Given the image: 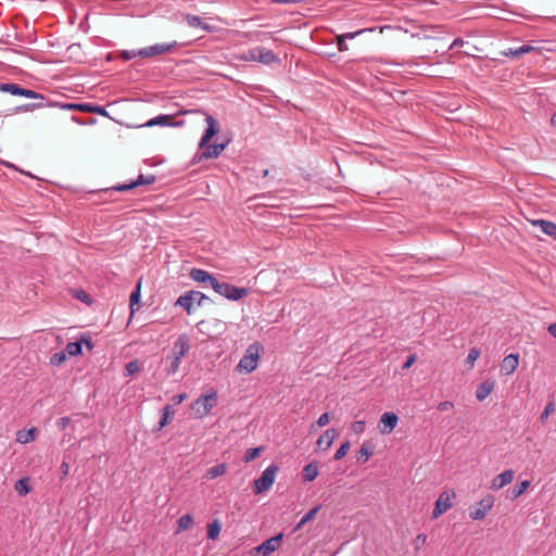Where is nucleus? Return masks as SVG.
Listing matches in <instances>:
<instances>
[{"mask_svg":"<svg viewBox=\"0 0 556 556\" xmlns=\"http://www.w3.org/2000/svg\"><path fill=\"white\" fill-rule=\"evenodd\" d=\"M0 91L8 92L12 96H21L35 100V102L25 103L15 108V113L33 112L35 110L43 109L52 105V102L47 99L42 93L36 92L31 89L22 87L13 83H0Z\"/></svg>","mask_w":556,"mask_h":556,"instance_id":"f257e3e1","label":"nucleus"},{"mask_svg":"<svg viewBox=\"0 0 556 556\" xmlns=\"http://www.w3.org/2000/svg\"><path fill=\"white\" fill-rule=\"evenodd\" d=\"M189 337L186 333L178 336L173 344L170 353L164 359L167 376H173L178 371L181 358L189 352Z\"/></svg>","mask_w":556,"mask_h":556,"instance_id":"f03ea898","label":"nucleus"},{"mask_svg":"<svg viewBox=\"0 0 556 556\" xmlns=\"http://www.w3.org/2000/svg\"><path fill=\"white\" fill-rule=\"evenodd\" d=\"M229 141H200L199 149L193 156V162L217 157L227 147Z\"/></svg>","mask_w":556,"mask_h":556,"instance_id":"7ed1b4c3","label":"nucleus"},{"mask_svg":"<svg viewBox=\"0 0 556 556\" xmlns=\"http://www.w3.org/2000/svg\"><path fill=\"white\" fill-rule=\"evenodd\" d=\"M262 351L263 346L257 342L249 345L244 355L237 365V370L247 374L252 372L257 366V361Z\"/></svg>","mask_w":556,"mask_h":556,"instance_id":"20e7f679","label":"nucleus"},{"mask_svg":"<svg viewBox=\"0 0 556 556\" xmlns=\"http://www.w3.org/2000/svg\"><path fill=\"white\" fill-rule=\"evenodd\" d=\"M208 298L200 292V291H187L184 294H181L175 302V306L182 307L188 315L193 313L194 304L197 306H202L205 301H207Z\"/></svg>","mask_w":556,"mask_h":556,"instance_id":"39448f33","label":"nucleus"},{"mask_svg":"<svg viewBox=\"0 0 556 556\" xmlns=\"http://www.w3.org/2000/svg\"><path fill=\"white\" fill-rule=\"evenodd\" d=\"M217 392L212 390L210 393L201 395L191 405V409L198 418H203L217 404Z\"/></svg>","mask_w":556,"mask_h":556,"instance_id":"423d86ee","label":"nucleus"},{"mask_svg":"<svg viewBox=\"0 0 556 556\" xmlns=\"http://www.w3.org/2000/svg\"><path fill=\"white\" fill-rule=\"evenodd\" d=\"M213 290L217 294L230 301H238L249 294V290L247 288L236 287L218 280H216V282L213 285Z\"/></svg>","mask_w":556,"mask_h":556,"instance_id":"0eeeda50","label":"nucleus"},{"mask_svg":"<svg viewBox=\"0 0 556 556\" xmlns=\"http://www.w3.org/2000/svg\"><path fill=\"white\" fill-rule=\"evenodd\" d=\"M278 467L276 465L268 466L261 475V477L254 480L253 492L254 494H261L268 491L275 482Z\"/></svg>","mask_w":556,"mask_h":556,"instance_id":"6e6552de","label":"nucleus"},{"mask_svg":"<svg viewBox=\"0 0 556 556\" xmlns=\"http://www.w3.org/2000/svg\"><path fill=\"white\" fill-rule=\"evenodd\" d=\"M455 497L456 493L454 491H443L435 502L431 518L437 519L447 511L453 506V500Z\"/></svg>","mask_w":556,"mask_h":556,"instance_id":"1a4fd4ad","label":"nucleus"},{"mask_svg":"<svg viewBox=\"0 0 556 556\" xmlns=\"http://www.w3.org/2000/svg\"><path fill=\"white\" fill-rule=\"evenodd\" d=\"M244 59L248 61H256L263 64H271L279 60L278 56L271 50L265 48H256L249 50Z\"/></svg>","mask_w":556,"mask_h":556,"instance_id":"9d476101","label":"nucleus"},{"mask_svg":"<svg viewBox=\"0 0 556 556\" xmlns=\"http://www.w3.org/2000/svg\"><path fill=\"white\" fill-rule=\"evenodd\" d=\"M176 45V41L169 43H156L147 48L139 49L137 54L143 59L153 58L173 51Z\"/></svg>","mask_w":556,"mask_h":556,"instance_id":"9b49d317","label":"nucleus"},{"mask_svg":"<svg viewBox=\"0 0 556 556\" xmlns=\"http://www.w3.org/2000/svg\"><path fill=\"white\" fill-rule=\"evenodd\" d=\"M494 498L492 495L484 496L476 507L469 511V516L473 520H481L485 517L486 513L493 507Z\"/></svg>","mask_w":556,"mask_h":556,"instance_id":"f8f14e48","label":"nucleus"},{"mask_svg":"<svg viewBox=\"0 0 556 556\" xmlns=\"http://www.w3.org/2000/svg\"><path fill=\"white\" fill-rule=\"evenodd\" d=\"M283 534L279 533L275 536L264 541L258 546L254 547V552L262 556H269L271 553L277 551L282 542Z\"/></svg>","mask_w":556,"mask_h":556,"instance_id":"ddd939ff","label":"nucleus"},{"mask_svg":"<svg viewBox=\"0 0 556 556\" xmlns=\"http://www.w3.org/2000/svg\"><path fill=\"white\" fill-rule=\"evenodd\" d=\"M155 179H156L155 176L152 175V174H150V175L140 174L137 177V179L131 180L128 184L117 185L113 189L115 191H119V192L128 191V190L134 189V188L139 187V186L151 185V184H153L155 181Z\"/></svg>","mask_w":556,"mask_h":556,"instance_id":"4468645a","label":"nucleus"},{"mask_svg":"<svg viewBox=\"0 0 556 556\" xmlns=\"http://www.w3.org/2000/svg\"><path fill=\"white\" fill-rule=\"evenodd\" d=\"M399 422V417L393 412L383 413L380 418L379 431L382 434H389Z\"/></svg>","mask_w":556,"mask_h":556,"instance_id":"2eb2a0df","label":"nucleus"},{"mask_svg":"<svg viewBox=\"0 0 556 556\" xmlns=\"http://www.w3.org/2000/svg\"><path fill=\"white\" fill-rule=\"evenodd\" d=\"M189 277L195 282L210 286L212 289L217 280L212 274L201 268H192L189 273Z\"/></svg>","mask_w":556,"mask_h":556,"instance_id":"dca6fc26","label":"nucleus"},{"mask_svg":"<svg viewBox=\"0 0 556 556\" xmlns=\"http://www.w3.org/2000/svg\"><path fill=\"white\" fill-rule=\"evenodd\" d=\"M338 437V431L334 428L327 429L316 441V446L319 451H327Z\"/></svg>","mask_w":556,"mask_h":556,"instance_id":"f3484780","label":"nucleus"},{"mask_svg":"<svg viewBox=\"0 0 556 556\" xmlns=\"http://www.w3.org/2000/svg\"><path fill=\"white\" fill-rule=\"evenodd\" d=\"M519 365V354L511 353L507 355L500 365V371L502 375L513 374Z\"/></svg>","mask_w":556,"mask_h":556,"instance_id":"a211bd4d","label":"nucleus"},{"mask_svg":"<svg viewBox=\"0 0 556 556\" xmlns=\"http://www.w3.org/2000/svg\"><path fill=\"white\" fill-rule=\"evenodd\" d=\"M184 124V121H175V117L173 115H159L154 118H151L146 123L144 126L152 127V126H181Z\"/></svg>","mask_w":556,"mask_h":556,"instance_id":"6ab92c4d","label":"nucleus"},{"mask_svg":"<svg viewBox=\"0 0 556 556\" xmlns=\"http://www.w3.org/2000/svg\"><path fill=\"white\" fill-rule=\"evenodd\" d=\"M514 477H515L514 470L507 469V470L503 471L502 473L495 476L492 479L491 489L500 490V489L504 488L505 485L509 484L514 480Z\"/></svg>","mask_w":556,"mask_h":556,"instance_id":"aec40b11","label":"nucleus"},{"mask_svg":"<svg viewBox=\"0 0 556 556\" xmlns=\"http://www.w3.org/2000/svg\"><path fill=\"white\" fill-rule=\"evenodd\" d=\"M372 30H374L372 28H369V29L363 28V29H359V30H356V31L345 33V34L337 36L336 37V43H337L338 50L340 52L348 51L349 47H348V45L345 42L346 39H354L355 37H357L361 34H364L366 31H372Z\"/></svg>","mask_w":556,"mask_h":556,"instance_id":"412c9836","label":"nucleus"},{"mask_svg":"<svg viewBox=\"0 0 556 556\" xmlns=\"http://www.w3.org/2000/svg\"><path fill=\"white\" fill-rule=\"evenodd\" d=\"M533 226H539L541 231L553 239H556V224L545 219H528Z\"/></svg>","mask_w":556,"mask_h":556,"instance_id":"4be33fe9","label":"nucleus"},{"mask_svg":"<svg viewBox=\"0 0 556 556\" xmlns=\"http://www.w3.org/2000/svg\"><path fill=\"white\" fill-rule=\"evenodd\" d=\"M494 381L492 380H485L482 383H480L476 390V397L478 401L485 400L494 390Z\"/></svg>","mask_w":556,"mask_h":556,"instance_id":"5701e85b","label":"nucleus"},{"mask_svg":"<svg viewBox=\"0 0 556 556\" xmlns=\"http://www.w3.org/2000/svg\"><path fill=\"white\" fill-rule=\"evenodd\" d=\"M207 127L202 135L201 139H213L215 135L219 131L218 122L211 115L206 116Z\"/></svg>","mask_w":556,"mask_h":556,"instance_id":"b1692460","label":"nucleus"},{"mask_svg":"<svg viewBox=\"0 0 556 556\" xmlns=\"http://www.w3.org/2000/svg\"><path fill=\"white\" fill-rule=\"evenodd\" d=\"M37 429L30 428L28 430H18L16 432V441L21 444H27L36 440Z\"/></svg>","mask_w":556,"mask_h":556,"instance_id":"393cba45","label":"nucleus"},{"mask_svg":"<svg viewBox=\"0 0 556 556\" xmlns=\"http://www.w3.org/2000/svg\"><path fill=\"white\" fill-rule=\"evenodd\" d=\"M318 476V466L315 462L308 463L303 468L302 478L305 482H311Z\"/></svg>","mask_w":556,"mask_h":556,"instance_id":"a878e982","label":"nucleus"},{"mask_svg":"<svg viewBox=\"0 0 556 556\" xmlns=\"http://www.w3.org/2000/svg\"><path fill=\"white\" fill-rule=\"evenodd\" d=\"M174 409L170 405H165L161 410V419L156 430L163 429L173 418Z\"/></svg>","mask_w":556,"mask_h":556,"instance_id":"bb28decb","label":"nucleus"},{"mask_svg":"<svg viewBox=\"0 0 556 556\" xmlns=\"http://www.w3.org/2000/svg\"><path fill=\"white\" fill-rule=\"evenodd\" d=\"M185 21L190 27H201L204 30H211V26L202 21L198 15L187 14Z\"/></svg>","mask_w":556,"mask_h":556,"instance_id":"cd10ccee","label":"nucleus"},{"mask_svg":"<svg viewBox=\"0 0 556 556\" xmlns=\"http://www.w3.org/2000/svg\"><path fill=\"white\" fill-rule=\"evenodd\" d=\"M14 490L20 496H25L30 492L29 478L24 477L14 484Z\"/></svg>","mask_w":556,"mask_h":556,"instance_id":"c85d7f7f","label":"nucleus"},{"mask_svg":"<svg viewBox=\"0 0 556 556\" xmlns=\"http://www.w3.org/2000/svg\"><path fill=\"white\" fill-rule=\"evenodd\" d=\"M222 525L220 522L215 519L207 526V538L210 540H216L220 533Z\"/></svg>","mask_w":556,"mask_h":556,"instance_id":"c756f323","label":"nucleus"},{"mask_svg":"<svg viewBox=\"0 0 556 556\" xmlns=\"http://www.w3.org/2000/svg\"><path fill=\"white\" fill-rule=\"evenodd\" d=\"M227 471V467L225 464H218L216 466H213L211 467L207 471H206V477L208 479H215L217 477H220L223 475H225Z\"/></svg>","mask_w":556,"mask_h":556,"instance_id":"7c9ffc66","label":"nucleus"},{"mask_svg":"<svg viewBox=\"0 0 556 556\" xmlns=\"http://www.w3.org/2000/svg\"><path fill=\"white\" fill-rule=\"evenodd\" d=\"M320 505H317L313 507L311 510H308L300 520V522L296 525L295 530H300L304 527L305 523H307L309 520H312L316 514L319 511Z\"/></svg>","mask_w":556,"mask_h":556,"instance_id":"2f4dec72","label":"nucleus"},{"mask_svg":"<svg viewBox=\"0 0 556 556\" xmlns=\"http://www.w3.org/2000/svg\"><path fill=\"white\" fill-rule=\"evenodd\" d=\"M192 522H193V519H192L191 515L186 514V515L181 516L177 520V532L187 530L188 528H190Z\"/></svg>","mask_w":556,"mask_h":556,"instance_id":"473e14b6","label":"nucleus"},{"mask_svg":"<svg viewBox=\"0 0 556 556\" xmlns=\"http://www.w3.org/2000/svg\"><path fill=\"white\" fill-rule=\"evenodd\" d=\"M140 289H141V281H138V283H137L135 290L131 292L130 299H129V302H130L129 306H130L131 314H134V312H135V308H134L135 304L139 303V301H140V296H141Z\"/></svg>","mask_w":556,"mask_h":556,"instance_id":"72a5a7b5","label":"nucleus"},{"mask_svg":"<svg viewBox=\"0 0 556 556\" xmlns=\"http://www.w3.org/2000/svg\"><path fill=\"white\" fill-rule=\"evenodd\" d=\"M81 341L70 342L66 344L65 351L70 356H77L81 354Z\"/></svg>","mask_w":556,"mask_h":556,"instance_id":"f704fd0d","label":"nucleus"},{"mask_svg":"<svg viewBox=\"0 0 556 556\" xmlns=\"http://www.w3.org/2000/svg\"><path fill=\"white\" fill-rule=\"evenodd\" d=\"M262 451H263L262 446L249 448L245 452L244 457H243L244 463H250V462L254 460L261 454Z\"/></svg>","mask_w":556,"mask_h":556,"instance_id":"c9c22d12","label":"nucleus"},{"mask_svg":"<svg viewBox=\"0 0 556 556\" xmlns=\"http://www.w3.org/2000/svg\"><path fill=\"white\" fill-rule=\"evenodd\" d=\"M350 446H351L350 441H345L344 443H342L341 446L334 453V456H333L334 460L342 459L348 454Z\"/></svg>","mask_w":556,"mask_h":556,"instance_id":"e433bc0d","label":"nucleus"},{"mask_svg":"<svg viewBox=\"0 0 556 556\" xmlns=\"http://www.w3.org/2000/svg\"><path fill=\"white\" fill-rule=\"evenodd\" d=\"M480 354L481 352L478 348H471L467 356V364L470 367H473L475 362L479 358Z\"/></svg>","mask_w":556,"mask_h":556,"instance_id":"4c0bfd02","label":"nucleus"},{"mask_svg":"<svg viewBox=\"0 0 556 556\" xmlns=\"http://www.w3.org/2000/svg\"><path fill=\"white\" fill-rule=\"evenodd\" d=\"M140 370V364L138 361H131L126 364L125 371L126 376H132Z\"/></svg>","mask_w":556,"mask_h":556,"instance_id":"58836bf2","label":"nucleus"},{"mask_svg":"<svg viewBox=\"0 0 556 556\" xmlns=\"http://www.w3.org/2000/svg\"><path fill=\"white\" fill-rule=\"evenodd\" d=\"M371 454L372 452L367 446L363 445L358 451L357 462L366 463L371 456Z\"/></svg>","mask_w":556,"mask_h":556,"instance_id":"ea45409f","label":"nucleus"},{"mask_svg":"<svg viewBox=\"0 0 556 556\" xmlns=\"http://www.w3.org/2000/svg\"><path fill=\"white\" fill-rule=\"evenodd\" d=\"M65 358H66V355L64 352L54 353L50 357V364L53 366H60L65 361Z\"/></svg>","mask_w":556,"mask_h":556,"instance_id":"a19ab883","label":"nucleus"},{"mask_svg":"<svg viewBox=\"0 0 556 556\" xmlns=\"http://www.w3.org/2000/svg\"><path fill=\"white\" fill-rule=\"evenodd\" d=\"M365 426H366V424L364 420H356V421L352 422L351 431L355 434H361L364 432Z\"/></svg>","mask_w":556,"mask_h":556,"instance_id":"79ce46f5","label":"nucleus"},{"mask_svg":"<svg viewBox=\"0 0 556 556\" xmlns=\"http://www.w3.org/2000/svg\"><path fill=\"white\" fill-rule=\"evenodd\" d=\"M93 104L90 103H80V104H74L73 108L78 109L81 112L86 113H93Z\"/></svg>","mask_w":556,"mask_h":556,"instance_id":"37998d69","label":"nucleus"},{"mask_svg":"<svg viewBox=\"0 0 556 556\" xmlns=\"http://www.w3.org/2000/svg\"><path fill=\"white\" fill-rule=\"evenodd\" d=\"M136 56H139V54H137V51L123 50L121 52V59L124 61H129Z\"/></svg>","mask_w":556,"mask_h":556,"instance_id":"c03bdc74","label":"nucleus"},{"mask_svg":"<svg viewBox=\"0 0 556 556\" xmlns=\"http://www.w3.org/2000/svg\"><path fill=\"white\" fill-rule=\"evenodd\" d=\"M330 421L329 414L324 413L319 416V418L316 421L317 427H325Z\"/></svg>","mask_w":556,"mask_h":556,"instance_id":"a18cd8bd","label":"nucleus"},{"mask_svg":"<svg viewBox=\"0 0 556 556\" xmlns=\"http://www.w3.org/2000/svg\"><path fill=\"white\" fill-rule=\"evenodd\" d=\"M71 422V418L65 416V417H61L58 421H56V426L60 430H64Z\"/></svg>","mask_w":556,"mask_h":556,"instance_id":"49530a36","label":"nucleus"},{"mask_svg":"<svg viewBox=\"0 0 556 556\" xmlns=\"http://www.w3.org/2000/svg\"><path fill=\"white\" fill-rule=\"evenodd\" d=\"M417 357L415 354H410L407 356L405 363L402 366V369H408L412 367V365L416 362Z\"/></svg>","mask_w":556,"mask_h":556,"instance_id":"de8ad7c7","label":"nucleus"},{"mask_svg":"<svg viewBox=\"0 0 556 556\" xmlns=\"http://www.w3.org/2000/svg\"><path fill=\"white\" fill-rule=\"evenodd\" d=\"M454 407V404L450 401H444V402H441L439 403L438 405V409L440 412H445V410H450Z\"/></svg>","mask_w":556,"mask_h":556,"instance_id":"09e8293b","label":"nucleus"},{"mask_svg":"<svg viewBox=\"0 0 556 556\" xmlns=\"http://www.w3.org/2000/svg\"><path fill=\"white\" fill-rule=\"evenodd\" d=\"M554 410V404L552 402H549L546 406H545V409L541 416V418L544 420L545 418L548 417V415Z\"/></svg>","mask_w":556,"mask_h":556,"instance_id":"8fccbe9b","label":"nucleus"},{"mask_svg":"<svg viewBox=\"0 0 556 556\" xmlns=\"http://www.w3.org/2000/svg\"><path fill=\"white\" fill-rule=\"evenodd\" d=\"M504 55H507V56H519L521 55V47L515 49V50H508V51H504L503 52Z\"/></svg>","mask_w":556,"mask_h":556,"instance_id":"3c124183","label":"nucleus"},{"mask_svg":"<svg viewBox=\"0 0 556 556\" xmlns=\"http://www.w3.org/2000/svg\"><path fill=\"white\" fill-rule=\"evenodd\" d=\"M187 399V394L186 393H179V394H176L173 396V402L175 404H180L182 403L185 400Z\"/></svg>","mask_w":556,"mask_h":556,"instance_id":"603ef678","label":"nucleus"},{"mask_svg":"<svg viewBox=\"0 0 556 556\" xmlns=\"http://www.w3.org/2000/svg\"><path fill=\"white\" fill-rule=\"evenodd\" d=\"M76 298L86 303L90 302V296L85 291H79L77 293Z\"/></svg>","mask_w":556,"mask_h":556,"instance_id":"864d4df0","label":"nucleus"},{"mask_svg":"<svg viewBox=\"0 0 556 556\" xmlns=\"http://www.w3.org/2000/svg\"><path fill=\"white\" fill-rule=\"evenodd\" d=\"M521 495V484L516 483L513 489V497H519Z\"/></svg>","mask_w":556,"mask_h":556,"instance_id":"5fc2aeb1","label":"nucleus"},{"mask_svg":"<svg viewBox=\"0 0 556 556\" xmlns=\"http://www.w3.org/2000/svg\"><path fill=\"white\" fill-rule=\"evenodd\" d=\"M61 472H62L63 478L68 475V472H70V465L66 462H63L61 464Z\"/></svg>","mask_w":556,"mask_h":556,"instance_id":"6e6d98bb","label":"nucleus"},{"mask_svg":"<svg viewBox=\"0 0 556 556\" xmlns=\"http://www.w3.org/2000/svg\"><path fill=\"white\" fill-rule=\"evenodd\" d=\"M464 45V40L462 38H456L454 39V41L452 42L450 49H455V48H459V47H463Z\"/></svg>","mask_w":556,"mask_h":556,"instance_id":"4d7b16f0","label":"nucleus"},{"mask_svg":"<svg viewBox=\"0 0 556 556\" xmlns=\"http://www.w3.org/2000/svg\"><path fill=\"white\" fill-rule=\"evenodd\" d=\"M270 2L273 3H283V4H289V3H300L301 0H269Z\"/></svg>","mask_w":556,"mask_h":556,"instance_id":"13d9d810","label":"nucleus"},{"mask_svg":"<svg viewBox=\"0 0 556 556\" xmlns=\"http://www.w3.org/2000/svg\"><path fill=\"white\" fill-rule=\"evenodd\" d=\"M93 113H99L101 115H106L105 109L103 106H98V105L93 106Z\"/></svg>","mask_w":556,"mask_h":556,"instance_id":"bf43d9fd","label":"nucleus"},{"mask_svg":"<svg viewBox=\"0 0 556 556\" xmlns=\"http://www.w3.org/2000/svg\"><path fill=\"white\" fill-rule=\"evenodd\" d=\"M536 48H534L533 46H530V45H523V48H522V51H523V54L526 53H529L531 51H534Z\"/></svg>","mask_w":556,"mask_h":556,"instance_id":"052dcab7","label":"nucleus"},{"mask_svg":"<svg viewBox=\"0 0 556 556\" xmlns=\"http://www.w3.org/2000/svg\"><path fill=\"white\" fill-rule=\"evenodd\" d=\"M548 332L556 338V323L548 326Z\"/></svg>","mask_w":556,"mask_h":556,"instance_id":"680f3d73","label":"nucleus"},{"mask_svg":"<svg viewBox=\"0 0 556 556\" xmlns=\"http://www.w3.org/2000/svg\"><path fill=\"white\" fill-rule=\"evenodd\" d=\"M81 342H84V343L86 344V346H87V349H88L89 351H91V350H92V348H93V343H92L90 340L85 339V340H81Z\"/></svg>","mask_w":556,"mask_h":556,"instance_id":"e2e57ef3","label":"nucleus"},{"mask_svg":"<svg viewBox=\"0 0 556 556\" xmlns=\"http://www.w3.org/2000/svg\"><path fill=\"white\" fill-rule=\"evenodd\" d=\"M426 539H427V538H426V535H425V534H418V535H417V538H416V540H417V541H419V542H421V543H425V542H426Z\"/></svg>","mask_w":556,"mask_h":556,"instance_id":"0e129e2a","label":"nucleus"},{"mask_svg":"<svg viewBox=\"0 0 556 556\" xmlns=\"http://www.w3.org/2000/svg\"><path fill=\"white\" fill-rule=\"evenodd\" d=\"M551 124L554 128H556V112L551 117Z\"/></svg>","mask_w":556,"mask_h":556,"instance_id":"69168bd1","label":"nucleus"},{"mask_svg":"<svg viewBox=\"0 0 556 556\" xmlns=\"http://www.w3.org/2000/svg\"><path fill=\"white\" fill-rule=\"evenodd\" d=\"M528 486H529V481L523 480V492H526Z\"/></svg>","mask_w":556,"mask_h":556,"instance_id":"338daca9","label":"nucleus"},{"mask_svg":"<svg viewBox=\"0 0 556 556\" xmlns=\"http://www.w3.org/2000/svg\"><path fill=\"white\" fill-rule=\"evenodd\" d=\"M268 175V170H264V176H267Z\"/></svg>","mask_w":556,"mask_h":556,"instance_id":"774afa93","label":"nucleus"}]
</instances>
